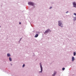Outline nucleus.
Returning <instances> with one entry per match:
<instances>
[{"instance_id":"nucleus-5","label":"nucleus","mask_w":76,"mask_h":76,"mask_svg":"<svg viewBox=\"0 0 76 76\" xmlns=\"http://www.w3.org/2000/svg\"><path fill=\"white\" fill-rule=\"evenodd\" d=\"M73 4L74 5V7H76V3L75 2H73Z\"/></svg>"},{"instance_id":"nucleus-9","label":"nucleus","mask_w":76,"mask_h":76,"mask_svg":"<svg viewBox=\"0 0 76 76\" xmlns=\"http://www.w3.org/2000/svg\"><path fill=\"white\" fill-rule=\"evenodd\" d=\"M73 54H74V56H76V52H74Z\"/></svg>"},{"instance_id":"nucleus-8","label":"nucleus","mask_w":76,"mask_h":76,"mask_svg":"<svg viewBox=\"0 0 76 76\" xmlns=\"http://www.w3.org/2000/svg\"><path fill=\"white\" fill-rule=\"evenodd\" d=\"M7 56L8 57H10V54H9V53L7 54Z\"/></svg>"},{"instance_id":"nucleus-15","label":"nucleus","mask_w":76,"mask_h":76,"mask_svg":"<svg viewBox=\"0 0 76 76\" xmlns=\"http://www.w3.org/2000/svg\"><path fill=\"white\" fill-rule=\"evenodd\" d=\"M51 8H52V7H51L50 8V9H51Z\"/></svg>"},{"instance_id":"nucleus-6","label":"nucleus","mask_w":76,"mask_h":76,"mask_svg":"<svg viewBox=\"0 0 76 76\" xmlns=\"http://www.w3.org/2000/svg\"><path fill=\"white\" fill-rule=\"evenodd\" d=\"M72 61H74L75 60V57L73 56L72 57Z\"/></svg>"},{"instance_id":"nucleus-16","label":"nucleus","mask_w":76,"mask_h":76,"mask_svg":"<svg viewBox=\"0 0 76 76\" xmlns=\"http://www.w3.org/2000/svg\"><path fill=\"white\" fill-rule=\"evenodd\" d=\"M68 12H69L68 11H67V12H66V13H68Z\"/></svg>"},{"instance_id":"nucleus-3","label":"nucleus","mask_w":76,"mask_h":76,"mask_svg":"<svg viewBox=\"0 0 76 76\" xmlns=\"http://www.w3.org/2000/svg\"><path fill=\"white\" fill-rule=\"evenodd\" d=\"M48 32H51V31L49 29H48L45 31V33H48Z\"/></svg>"},{"instance_id":"nucleus-14","label":"nucleus","mask_w":76,"mask_h":76,"mask_svg":"<svg viewBox=\"0 0 76 76\" xmlns=\"http://www.w3.org/2000/svg\"><path fill=\"white\" fill-rule=\"evenodd\" d=\"M19 23V24H21V23L20 22V23Z\"/></svg>"},{"instance_id":"nucleus-13","label":"nucleus","mask_w":76,"mask_h":76,"mask_svg":"<svg viewBox=\"0 0 76 76\" xmlns=\"http://www.w3.org/2000/svg\"><path fill=\"white\" fill-rule=\"evenodd\" d=\"M25 64H24L23 66V67H25Z\"/></svg>"},{"instance_id":"nucleus-2","label":"nucleus","mask_w":76,"mask_h":76,"mask_svg":"<svg viewBox=\"0 0 76 76\" xmlns=\"http://www.w3.org/2000/svg\"><path fill=\"white\" fill-rule=\"evenodd\" d=\"M58 25L59 26H61V25H62V23H61V21H58Z\"/></svg>"},{"instance_id":"nucleus-11","label":"nucleus","mask_w":76,"mask_h":76,"mask_svg":"<svg viewBox=\"0 0 76 76\" xmlns=\"http://www.w3.org/2000/svg\"><path fill=\"white\" fill-rule=\"evenodd\" d=\"M65 70V68H62V70Z\"/></svg>"},{"instance_id":"nucleus-17","label":"nucleus","mask_w":76,"mask_h":76,"mask_svg":"<svg viewBox=\"0 0 76 76\" xmlns=\"http://www.w3.org/2000/svg\"><path fill=\"white\" fill-rule=\"evenodd\" d=\"M61 26V27H62V26Z\"/></svg>"},{"instance_id":"nucleus-12","label":"nucleus","mask_w":76,"mask_h":76,"mask_svg":"<svg viewBox=\"0 0 76 76\" xmlns=\"http://www.w3.org/2000/svg\"><path fill=\"white\" fill-rule=\"evenodd\" d=\"M76 20V17H75V18L74 19V20Z\"/></svg>"},{"instance_id":"nucleus-10","label":"nucleus","mask_w":76,"mask_h":76,"mask_svg":"<svg viewBox=\"0 0 76 76\" xmlns=\"http://www.w3.org/2000/svg\"><path fill=\"white\" fill-rule=\"evenodd\" d=\"M9 60L10 61H12V58H9Z\"/></svg>"},{"instance_id":"nucleus-7","label":"nucleus","mask_w":76,"mask_h":76,"mask_svg":"<svg viewBox=\"0 0 76 76\" xmlns=\"http://www.w3.org/2000/svg\"><path fill=\"white\" fill-rule=\"evenodd\" d=\"M38 37V34H36L35 36V38H37Z\"/></svg>"},{"instance_id":"nucleus-1","label":"nucleus","mask_w":76,"mask_h":76,"mask_svg":"<svg viewBox=\"0 0 76 76\" xmlns=\"http://www.w3.org/2000/svg\"><path fill=\"white\" fill-rule=\"evenodd\" d=\"M28 5H31V6H34V4L31 2H28Z\"/></svg>"},{"instance_id":"nucleus-4","label":"nucleus","mask_w":76,"mask_h":76,"mask_svg":"<svg viewBox=\"0 0 76 76\" xmlns=\"http://www.w3.org/2000/svg\"><path fill=\"white\" fill-rule=\"evenodd\" d=\"M40 65L41 70V71L40 72H42V65H41V63L40 64Z\"/></svg>"}]
</instances>
